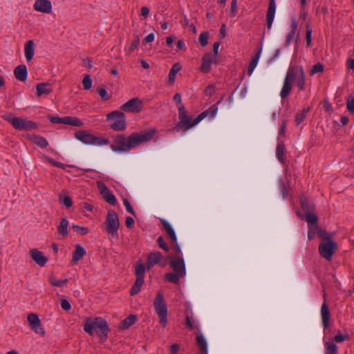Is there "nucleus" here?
<instances>
[{"label":"nucleus","instance_id":"f257e3e1","mask_svg":"<svg viewBox=\"0 0 354 354\" xmlns=\"http://www.w3.org/2000/svg\"><path fill=\"white\" fill-rule=\"evenodd\" d=\"M173 100L178 104H179V106L178 108L179 122L176 124V125L174 127V129L177 130H178L179 129H183L185 131H187L188 129L196 125L207 116L214 118L216 115L218 111L216 104H214L212 106H210L208 109L201 113L196 118L193 120L192 117H189L187 115L185 107L184 106V105L181 104L182 100L180 94L176 93L173 97Z\"/></svg>","mask_w":354,"mask_h":354},{"label":"nucleus","instance_id":"f03ea898","mask_svg":"<svg viewBox=\"0 0 354 354\" xmlns=\"http://www.w3.org/2000/svg\"><path fill=\"white\" fill-rule=\"evenodd\" d=\"M84 330L90 335H93V330H95L100 337V341L104 342L107 339L110 329L106 320L103 318L95 317L92 319L87 317L84 320Z\"/></svg>","mask_w":354,"mask_h":354},{"label":"nucleus","instance_id":"7ed1b4c3","mask_svg":"<svg viewBox=\"0 0 354 354\" xmlns=\"http://www.w3.org/2000/svg\"><path fill=\"white\" fill-rule=\"evenodd\" d=\"M154 309L159 317L160 324L165 327L167 324V308L163 295L158 292L153 301Z\"/></svg>","mask_w":354,"mask_h":354},{"label":"nucleus","instance_id":"20e7f679","mask_svg":"<svg viewBox=\"0 0 354 354\" xmlns=\"http://www.w3.org/2000/svg\"><path fill=\"white\" fill-rule=\"evenodd\" d=\"M106 120L114 131H123L126 129L125 115L122 111H114L109 113L106 115Z\"/></svg>","mask_w":354,"mask_h":354},{"label":"nucleus","instance_id":"39448f33","mask_svg":"<svg viewBox=\"0 0 354 354\" xmlns=\"http://www.w3.org/2000/svg\"><path fill=\"white\" fill-rule=\"evenodd\" d=\"M153 133L154 131H153L131 133L129 136V145L130 150L137 147L141 144L151 140L153 138Z\"/></svg>","mask_w":354,"mask_h":354},{"label":"nucleus","instance_id":"423d86ee","mask_svg":"<svg viewBox=\"0 0 354 354\" xmlns=\"http://www.w3.org/2000/svg\"><path fill=\"white\" fill-rule=\"evenodd\" d=\"M106 232L113 236H118V231L120 227V222L118 214L114 210L108 212L104 222Z\"/></svg>","mask_w":354,"mask_h":354},{"label":"nucleus","instance_id":"0eeeda50","mask_svg":"<svg viewBox=\"0 0 354 354\" xmlns=\"http://www.w3.org/2000/svg\"><path fill=\"white\" fill-rule=\"evenodd\" d=\"M111 149L117 152L129 151V137L127 138L123 134L116 136L111 145Z\"/></svg>","mask_w":354,"mask_h":354},{"label":"nucleus","instance_id":"6e6552de","mask_svg":"<svg viewBox=\"0 0 354 354\" xmlns=\"http://www.w3.org/2000/svg\"><path fill=\"white\" fill-rule=\"evenodd\" d=\"M337 249V245L333 241H322L319 245L321 256L326 260L331 259Z\"/></svg>","mask_w":354,"mask_h":354},{"label":"nucleus","instance_id":"1a4fd4ad","mask_svg":"<svg viewBox=\"0 0 354 354\" xmlns=\"http://www.w3.org/2000/svg\"><path fill=\"white\" fill-rule=\"evenodd\" d=\"M15 129L18 130L29 131L36 129L37 125L32 121L19 117H15L9 120Z\"/></svg>","mask_w":354,"mask_h":354},{"label":"nucleus","instance_id":"9d476101","mask_svg":"<svg viewBox=\"0 0 354 354\" xmlns=\"http://www.w3.org/2000/svg\"><path fill=\"white\" fill-rule=\"evenodd\" d=\"M27 319L30 328L37 335L41 337L44 336L45 330L41 325L39 316L35 313H30Z\"/></svg>","mask_w":354,"mask_h":354},{"label":"nucleus","instance_id":"9b49d317","mask_svg":"<svg viewBox=\"0 0 354 354\" xmlns=\"http://www.w3.org/2000/svg\"><path fill=\"white\" fill-rule=\"evenodd\" d=\"M143 107V104L141 100L138 97L132 98L120 106V109L123 111L138 113Z\"/></svg>","mask_w":354,"mask_h":354},{"label":"nucleus","instance_id":"f8f14e48","mask_svg":"<svg viewBox=\"0 0 354 354\" xmlns=\"http://www.w3.org/2000/svg\"><path fill=\"white\" fill-rule=\"evenodd\" d=\"M97 188L102 198L109 204L115 205L117 200L115 196L111 192L107 186L101 181L97 183Z\"/></svg>","mask_w":354,"mask_h":354},{"label":"nucleus","instance_id":"ddd939ff","mask_svg":"<svg viewBox=\"0 0 354 354\" xmlns=\"http://www.w3.org/2000/svg\"><path fill=\"white\" fill-rule=\"evenodd\" d=\"M170 266L174 272L184 277L186 275V270L184 260L182 257H174L170 259Z\"/></svg>","mask_w":354,"mask_h":354},{"label":"nucleus","instance_id":"4468645a","mask_svg":"<svg viewBox=\"0 0 354 354\" xmlns=\"http://www.w3.org/2000/svg\"><path fill=\"white\" fill-rule=\"evenodd\" d=\"M75 137L76 139L86 145H94L98 140V138L86 131H77L75 133Z\"/></svg>","mask_w":354,"mask_h":354},{"label":"nucleus","instance_id":"2eb2a0df","mask_svg":"<svg viewBox=\"0 0 354 354\" xmlns=\"http://www.w3.org/2000/svg\"><path fill=\"white\" fill-rule=\"evenodd\" d=\"M304 74L302 66H290L286 73L285 80L292 83Z\"/></svg>","mask_w":354,"mask_h":354},{"label":"nucleus","instance_id":"dca6fc26","mask_svg":"<svg viewBox=\"0 0 354 354\" xmlns=\"http://www.w3.org/2000/svg\"><path fill=\"white\" fill-rule=\"evenodd\" d=\"M36 11L49 14L52 12L53 6L50 0H36L33 5Z\"/></svg>","mask_w":354,"mask_h":354},{"label":"nucleus","instance_id":"f3484780","mask_svg":"<svg viewBox=\"0 0 354 354\" xmlns=\"http://www.w3.org/2000/svg\"><path fill=\"white\" fill-rule=\"evenodd\" d=\"M30 254L32 260L40 266H44L48 261V258L37 249L30 250Z\"/></svg>","mask_w":354,"mask_h":354},{"label":"nucleus","instance_id":"a211bd4d","mask_svg":"<svg viewBox=\"0 0 354 354\" xmlns=\"http://www.w3.org/2000/svg\"><path fill=\"white\" fill-rule=\"evenodd\" d=\"M276 10V4L274 0H270L269 6L266 15L267 26L269 29L271 28L274 20Z\"/></svg>","mask_w":354,"mask_h":354},{"label":"nucleus","instance_id":"6ab92c4d","mask_svg":"<svg viewBox=\"0 0 354 354\" xmlns=\"http://www.w3.org/2000/svg\"><path fill=\"white\" fill-rule=\"evenodd\" d=\"M53 92V87L48 82L39 83L36 85L37 96L40 97L42 95H48Z\"/></svg>","mask_w":354,"mask_h":354},{"label":"nucleus","instance_id":"aec40b11","mask_svg":"<svg viewBox=\"0 0 354 354\" xmlns=\"http://www.w3.org/2000/svg\"><path fill=\"white\" fill-rule=\"evenodd\" d=\"M14 75L18 80L25 82L28 75L26 66L24 64L17 66L14 70Z\"/></svg>","mask_w":354,"mask_h":354},{"label":"nucleus","instance_id":"412c9836","mask_svg":"<svg viewBox=\"0 0 354 354\" xmlns=\"http://www.w3.org/2000/svg\"><path fill=\"white\" fill-rule=\"evenodd\" d=\"M162 259V255L159 252L149 253L147 258V268L150 269L154 265L160 263V260Z\"/></svg>","mask_w":354,"mask_h":354},{"label":"nucleus","instance_id":"4be33fe9","mask_svg":"<svg viewBox=\"0 0 354 354\" xmlns=\"http://www.w3.org/2000/svg\"><path fill=\"white\" fill-rule=\"evenodd\" d=\"M321 315L323 326L324 328H326L329 326L330 315L328 307L325 301L322 304L321 307Z\"/></svg>","mask_w":354,"mask_h":354},{"label":"nucleus","instance_id":"5701e85b","mask_svg":"<svg viewBox=\"0 0 354 354\" xmlns=\"http://www.w3.org/2000/svg\"><path fill=\"white\" fill-rule=\"evenodd\" d=\"M24 54L26 59L30 62L33 58L35 54V44L32 40H28L24 46Z\"/></svg>","mask_w":354,"mask_h":354},{"label":"nucleus","instance_id":"b1692460","mask_svg":"<svg viewBox=\"0 0 354 354\" xmlns=\"http://www.w3.org/2000/svg\"><path fill=\"white\" fill-rule=\"evenodd\" d=\"M202 64L201 66V71L204 73H208L211 68V64L214 62V60L211 57L210 53H205L202 57Z\"/></svg>","mask_w":354,"mask_h":354},{"label":"nucleus","instance_id":"393cba45","mask_svg":"<svg viewBox=\"0 0 354 354\" xmlns=\"http://www.w3.org/2000/svg\"><path fill=\"white\" fill-rule=\"evenodd\" d=\"M86 254L85 249L80 245H75V250L73 253V259L72 261L74 263H77L80 260H81L83 257Z\"/></svg>","mask_w":354,"mask_h":354},{"label":"nucleus","instance_id":"a878e982","mask_svg":"<svg viewBox=\"0 0 354 354\" xmlns=\"http://www.w3.org/2000/svg\"><path fill=\"white\" fill-rule=\"evenodd\" d=\"M69 225L68 221L66 218H62L61 219L60 223L57 227V230L59 233L63 236L66 237L68 234V227Z\"/></svg>","mask_w":354,"mask_h":354},{"label":"nucleus","instance_id":"bb28decb","mask_svg":"<svg viewBox=\"0 0 354 354\" xmlns=\"http://www.w3.org/2000/svg\"><path fill=\"white\" fill-rule=\"evenodd\" d=\"M136 319V315H130L129 316H128L127 318L122 321L120 327L122 329H127L131 326H132L133 324H135Z\"/></svg>","mask_w":354,"mask_h":354},{"label":"nucleus","instance_id":"cd10ccee","mask_svg":"<svg viewBox=\"0 0 354 354\" xmlns=\"http://www.w3.org/2000/svg\"><path fill=\"white\" fill-rule=\"evenodd\" d=\"M301 207L306 213L313 212L315 206L313 203H310L308 198L301 197L300 199Z\"/></svg>","mask_w":354,"mask_h":354},{"label":"nucleus","instance_id":"c85d7f7f","mask_svg":"<svg viewBox=\"0 0 354 354\" xmlns=\"http://www.w3.org/2000/svg\"><path fill=\"white\" fill-rule=\"evenodd\" d=\"M292 90V83L288 82L284 79L283 85L280 93V96L282 99H286L290 94Z\"/></svg>","mask_w":354,"mask_h":354},{"label":"nucleus","instance_id":"c756f323","mask_svg":"<svg viewBox=\"0 0 354 354\" xmlns=\"http://www.w3.org/2000/svg\"><path fill=\"white\" fill-rule=\"evenodd\" d=\"M180 69H181V66L178 63H176L172 66L171 68L170 69V71L169 73V77H168V80L170 83L172 84L174 82L176 73L178 71H180Z\"/></svg>","mask_w":354,"mask_h":354},{"label":"nucleus","instance_id":"7c9ffc66","mask_svg":"<svg viewBox=\"0 0 354 354\" xmlns=\"http://www.w3.org/2000/svg\"><path fill=\"white\" fill-rule=\"evenodd\" d=\"M196 342L200 346L201 352L204 354L207 353V344L205 338L203 335H199L196 337Z\"/></svg>","mask_w":354,"mask_h":354},{"label":"nucleus","instance_id":"2f4dec72","mask_svg":"<svg viewBox=\"0 0 354 354\" xmlns=\"http://www.w3.org/2000/svg\"><path fill=\"white\" fill-rule=\"evenodd\" d=\"M162 225L171 241L176 243L177 241L176 236L171 225L167 221H163Z\"/></svg>","mask_w":354,"mask_h":354},{"label":"nucleus","instance_id":"473e14b6","mask_svg":"<svg viewBox=\"0 0 354 354\" xmlns=\"http://www.w3.org/2000/svg\"><path fill=\"white\" fill-rule=\"evenodd\" d=\"M64 124L74 127H81L83 125V122L77 118L66 116L65 117Z\"/></svg>","mask_w":354,"mask_h":354},{"label":"nucleus","instance_id":"72a5a7b5","mask_svg":"<svg viewBox=\"0 0 354 354\" xmlns=\"http://www.w3.org/2000/svg\"><path fill=\"white\" fill-rule=\"evenodd\" d=\"M261 55V50L258 51L255 56L252 58V61L250 63V65L248 68V73L249 75H251L253 73V71L254 70L255 67L257 65V63L259 62V57Z\"/></svg>","mask_w":354,"mask_h":354},{"label":"nucleus","instance_id":"f704fd0d","mask_svg":"<svg viewBox=\"0 0 354 354\" xmlns=\"http://www.w3.org/2000/svg\"><path fill=\"white\" fill-rule=\"evenodd\" d=\"M183 278L181 276L178 275L176 272H168L165 274V279L173 283L178 284L180 282V279Z\"/></svg>","mask_w":354,"mask_h":354},{"label":"nucleus","instance_id":"c9c22d12","mask_svg":"<svg viewBox=\"0 0 354 354\" xmlns=\"http://www.w3.org/2000/svg\"><path fill=\"white\" fill-rule=\"evenodd\" d=\"M49 282L53 286L62 287L68 283V279H64L62 280H58L54 276H51L49 277Z\"/></svg>","mask_w":354,"mask_h":354},{"label":"nucleus","instance_id":"e433bc0d","mask_svg":"<svg viewBox=\"0 0 354 354\" xmlns=\"http://www.w3.org/2000/svg\"><path fill=\"white\" fill-rule=\"evenodd\" d=\"M306 221L308 222V226L317 225V216L313 212L306 213Z\"/></svg>","mask_w":354,"mask_h":354},{"label":"nucleus","instance_id":"4c0bfd02","mask_svg":"<svg viewBox=\"0 0 354 354\" xmlns=\"http://www.w3.org/2000/svg\"><path fill=\"white\" fill-rule=\"evenodd\" d=\"M145 266L142 261H138L136 263V268H135V272L136 274V277H144L145 275Z\"/></svg>","mask_w":354,"mask_h":354},{"label":"nucleus","instance_id":"58836bf2","mask_svg":"<svg viewBox=\"0 0 354 354\" xmlns=\"http://www.w3.org/2000/svg\"><path fill=\"white\" fill-rule=\"evenodd\" d=\"M326 352L325 354H337V346L333 342H326Z\"/></svg>","mask_w":354,"mask_h":354},{"label":"nucleus","instance_id":"ea45409f","mask_svg":"<svg viewBox=\"0 0 354 354\" xmlns=\"http://www.w3.org/2000/svg\"><path fill=\"white\" fill-rule=\"evenodd\" d=\"M309 111V108L308 109H303L302 111H300L299 112L297 113L296 114V118H295V122H296V124L298 125L300 123H301L303 122V120H304L305 117H306V114Z\"/></svg>","mask_w":354,"mask_h":354},{"label":"nucleus","instance_id":"a19ab883","mask_svg":"<svg viewBox=\"0 0 354 354\" xmlns=\"http://www.w3.org/2000/svg\"><path fill=\"white\" fill-rule=\"evenodd\" d=\"M284 145L283 144H279L277 147L276 153L277 158L281 162H283L284 160Z\"/></svg>","mask_w":354,"mask_h":354},{"label":"nucleus","instance_id":"79ce46f5","mask_svg":"<svg viewBox=\"0 0 354 354\" xmlns=\"http://www.w3.org/2000/svg\"><path fill=\"white\" fill-rule=\"evenodd\" d=\"M32 140L35 145H37L41 147H43V148L46 147L48 145L47 140L45 138H44L39 136H34Z\"/></svg>","mask_w":354,"mask_h":354},{"label":"nucleus","instance_id":"37998d69","mask_svg":"<svg viewBox=\"0 0 354 354\" xmlns=\"http://www.w3.org/2000/svg\"><path fill=\"white\" fill-rule=\"evenodd\" d=\"M72 228L74 232L80 235H85L89 232V229L86 227L79 226L77 225H73Z\"/></svg>","mask_w":354,"mask_h":354},{"label":"nucleus","instance_id":"c03bdc74","mask_svg":"<svg viewBox=\"0 0 354 354\" xmlns=\"http://www.w3.org/2000/svg\"><path fill=\"white\" fill-rule=\"evenodd\" d=\"M97 93L101 98L105 101H107L110 99V95L108 94L105 86H100L97 88Z\"/></svg>","mask_w":354,"mask_h":354},{"label":"nucleus","instance_id":"a18cd8bd","mask_svg":"<svg viewBox=\"0 0 354 354\" xmlns=\"http://www.w3.org/2000/svg\"><path fill=\"white\" fill-rule=\"evenodd\" d=\"M59 201L66 207H71L73 205L72 199L68 196H62L60 194L59 196Z\"/></svg>","mask_w":354,"mask_h":354},{"label":"nucleus","instance_id":"49530a36","mask_svg":"<svg viewBox=\"0 0 354 354\" xmlns=\"http://www.w3.org/2000/svg\"><path fill=\"white\" fill-rule=\"evenodd\" d=\"M82 84L85 90H88L92 87V80L89 75H86L84 77Z\"/></svg>","mask_w":354,"mask_h":354},{"label":"nucleus","instance_id":"de8ad7c7","mask_svg":"<svg viewBox=\"0 0 354 354\" xmlns=\"http://www.w3.org/2000/svg\"><path fill=\"white\" fill-rule=\"evenodd\" d=\"M139 44L140 37L138 35H135L133 41H132L131 45L128 50V53L131 54L132 52H133L138 48Z\"/></svg>","mask_w":354,"mask_h":354},{"label":"nucleus","instance_id":"09e8293b","mask_svg":"<svg viewBox=\"0 0 354 354\" xmlns=\"http://www.w3.org/2000/svg\"><path fill=\"white\" fill-rule=\"evenodd\" d=\"M208 37H209V32H203L200 34L199 36V42L202 46H205L208 43Z\"/></svg>","mask_w":354,"mask_h":354},{"label":"nucleus","instance_id":"8fccbe9b","mask_svg":"<svg viewBox=\"0 0 354 354\" xmlns=\"http://www.w3.org/2000/svg\"><path fill=\"white\" fill-rule=\"evenodd\" d=\"M298 34L297 32H294V30H290V32L288 34L286 37V40L285 42L286 46H288L290 45V42L294 39H296L297 40Z\"/></svg>","mask_w":354,"mask_h":354},{"label":"nucleus","instance_id":"3c124183","mask_svg":"<svg viewBox=\"0 0 354 354\" xmlns=\"http://www.w3.org/2000/svg\"><path fill=\"white\" fill-rule=\"evenodd\" d=\"M323 71L324 66L320 63H317L313 66L311 70L310 71V75H314L315 74L322 72Z\"/></svg>","mask_w":354,"mask_h":354},{"label":"nucleus","instance_id":"603ef678","mask_svg":"<svg viewBox=\"0 0 354 354\" xmlns=\"http://www.w3.org/2000/svg\"><path fill=\"white\" fill-rule=\"evenodd\" d=\"M317 234H318L319 237H320L323 239V241H328V240L331 241L330 238H331L332 235L330 233H328L324 230H318Z\"/></svg>","mask_w":354,"mask_h":354},{"label":"nucleus","instance_id":"864d4df0","mask_svg":"<svg viewBox=\"0 0 354 354\" xmlns=\"http://www.w3.org/2000/svg\"><path fill=\"white\" fill-rule=\"evenodd\" d=\"M347 109L353 114H354V97L349 96L346 102Z\"/></svg>","mask_w":354,"mask_h":354},{"label":"nucleus","instance_id":"5fc2aeb1","mask_svg":"<svg viewBox=\"0 0 354 354\" xmlns=\"http://www.w3.org/2000/svg\"><path fill=\"white\" fill-rule=\"evenodd\" d=\"M317 225H309L308 226V239H313L315 236L316 232L317 231Z\"/></svg>","mask_w":354,"mask_h":354},{"label":"nucleus","instance_id":"6e6d98bb","mask_svg":"<svg viewBox=\"0 0 354 354\" xmlns=\"http://www.w3.org/2000/svg\"><path fill=\"white\" fill-rule=\"evenodd\" d=\"M123 202H124V205L126 207L127 211L128 212H129L130 214H133V216H135V212H134L131 203H129V201L127 198H124Z\"/></svg>","mask_w":354,"mask_h":354},{"label":"nucleus","instance_id":"4d7b16f0","mask_svg":"<svg viewBox=\"0 0 354 354\" xmlns=\"http://www.w3.org/2000/svg\"><path fill=\"white\" fill-rule=\"evenodd\" d=\"M297 86L300 90L304 89V84H305V75L304 74L298 78L297 80L295 81Z\"/></svg>","mask_w":354,"mask_h":354},{"label":"nucleus","instance_id":"13d9d810","mask_svg":"<svg viewBox=\"0 0 354 354\" xmlns=\"http://www.w3.org/2000/svg\"><path fill=\"white\" fill-rule=\"evenodd\" d=\"M348 338V335L347 334L342 335L339 333H338V334H337L335 336L334 340L336 342H342L345 341L346 339H347Z\"/></svg>","mask_w":354,"mask_h":354},{"label":"nucleus","instance_id":"bf43d9fd","mask_svg":"<svg viewBox=\"0 0 354 354\" xmlns=\"http://www.w3.org/2000/svg\"><path fill=\"white\" fill-rule=\"evenodd\" d=\"M61 307L63 310L66 311L69 310L71 308V306L69 301L66 299L61 300Z\"/></svg>","mask_w":354,"mask_h":354},{"label":"nucleus","instance_id":"052dcab7","mask_svg":"<svg viewBox=\"0 0 354 354\" xmlns=\"http://www.w3.org/2000/svg\"><path fill=\"white\" fill-rule=\"evenodd\" d=\"M158 243L159 247L161 249H162V250H164L165 251H168L169 250V248L167 245V244L165 243V241H164V239H163V238L162 236L158 237Z\"/></svg>","mask_w":354,"mask_h":354},{"label":"nucleus","instance_id":"680f3d73","mask_svg":"<svg viewBox=\"0 0 354 354\" xmlns=\"http://www.w3.org/2000/svg\"><path fill=\"white\" fill-rule=\"evenodd\" d=\"M64 119H65V117H64V118H59V117H56V116H50V122L54 124H61V123L64 124Z\"/></svg>","mask_w":354,"mask_h":354},{"label":"nucleus","instance_id":"e2e57ef3","mask_svg":"<svg viewBox=\"0 0 354 354\" xmlns=\"http://www.w3.org/2000/svg\"><path fill=\"white\" fill-rule=\"evenodd\" d=\"M311 35H312V30L308 28L307 26V30L306 32V39L307 46H309L311 44Z\"/></svg>","mask_w":354,"mask_h":354},{"label":"nucleus","instance_id":"0e129e2a","mask_svg":"<svg viewBox=\"0 0 354 354\" xmlns=\"http://www.w3.org/2000/svg\"><path fill=\"white\" fill-rule=\"evenodd\" d=\"M204 93H205V95H207V96H209V97L212 96L214 93V86L212 85L208 86L204 91Z\"/></svg>","mask_w":354,"mask_h":354},{"label":"nucleus","instance_id":"69168bd1","mask_svg":"<svg viewBox=\"0 0 354 354\" xmlns=\"http://www.w3.org/2000/svg\"><path fill=\"white\" fill-rule=\"evenodd\" d=\"M125 224L128 228H131L134 225V220L131 217H127L125 219Z\"/></svg>","mask_w":354,"mask_h":354},{"label":"nucleus","instance_id":"338daca9","mask_svg":"<svg viewBox=\"0 0 354 354\" xmlns=\"http://www.w3.org/2000/svg\"><path fill=\"white\" fill-rule=\"evenodd\" d=\"M179 350V345L177 344H173L170 346V353L176 354Z\"/></svg>","mask_w":354,"mask_h":354},{"label":"nucleus","instance_id":"774afa93","mask_svg":"<svg viewBox=\"0 0 354 354\" xmlns=\"http://www.w3.org/2000/svg\"><path fill=\"white\" fill-rule=\"evenodd\" d=\"M149 9L146 6H143L140 10V15L145 17H147L149 15Z\"/></svg>","mask_w":354,"mask_h":354}]
</instances>
